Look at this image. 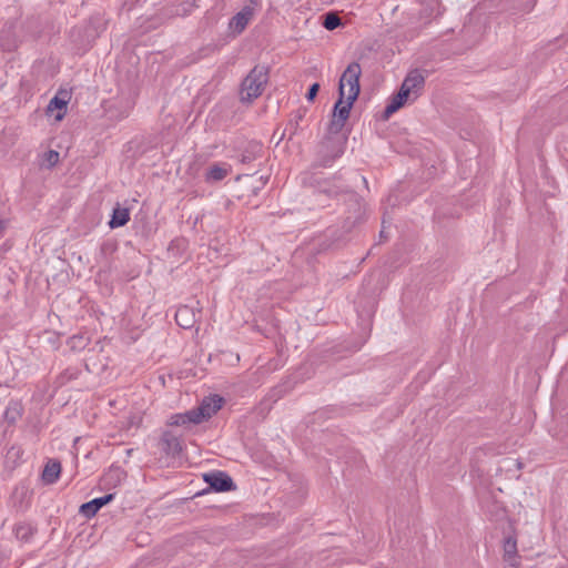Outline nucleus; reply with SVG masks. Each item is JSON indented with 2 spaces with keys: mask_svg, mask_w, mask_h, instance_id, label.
Here are the masks:
<instances>
[{
  "mask_svg": "<svg viewBox=\"0 0 568 568\" xmlns=\"http://www.w3.org/2000/svg\"><path fill=\"white\" fill-rule=\"evenodd\" d=\"M159 448L168 457L175 458L182 453V440L172 430H164L159 439Z\"/></svg>",
  "mask_w": 568,
  "mask_h": 568,
  "instance_id": "nucleus-7",
  "label": "nucleus"
},
{
  "mask_svg": "<svg viewBox=\"0 0 568 568\" xmlns=\"http://www.w3.org/2000/svg\"><path fill=\"white\" fill-rule=\"evenodd\" d=\"M305 110H302V109H298L294 114H293V118L288 121V129H290V136L288 139L291 140L292 136L294 134H296L297 130H298V126H300V122L303 120V118L305 116Z\"/></svg>",
  "mask_w": 568,
  "mask_h": 568,
  "instance_id": "nucleus-24",
  "label": "nucleus"
},
{
  "mask_svg": "<svg viewBox=\"0 0 568 568\" xmlns=\"http://www.w3.org/2000/svg\"><path fill=\"white\" fill-rule=\"evenodd\" d=\"M254 8L245 6L240 12H237L230 21V28L233 32L240 34L244 31L250 20L253 18Z\"/></svg>",
  "mask_w": 568,
  "mask_h": 568,
  "instance_id": "nucleus-13",
  "label": "nucleus"
},
{
  "mask_svg": "<svg viewBox=\"0 0 568 568\" xmlns=\"http://www.w3.org/2000/svg\"><path fill=\"white\" fill-rule=\"evenodd\" d=\"M227 175V169L213 164L205 174L206 182H217L223 180Z\"/></svg>",
  "mask_w": 568,
  "mask_h": 568,
  "instance_id": "nucleus-21",
  "label": "nucleus"
},
{
  "mask_svg": "<svg viewBox=\"0 0 568 568\" xmlns=\"http://www.w3.org/2000/svg\"><path fill=\"white\" fill-rule=\"evenodd\" d=\"M125 476L124 471L116 467L111 468L103 477V480L105 481V485H109L111 481L120 483L122 478Z\"/></svg>",
  "mask_w": 568,
  "mask_h": 568,
  "instance_id": "nucleus-26",
  "label": "nucleus"
},
{
  "mask_svg": "<svg viewBox=\"0 0 568 568\" xmlns=\"http://www.w3.org/2000/svg\"><path fill=\"white\" fill-rule=\"evenodd\" d=\"M203 480L209 485V488L197 493L196 496L206 494L209 490L216 493H226L236 489V485L232 477L222 470H213L203 474Z\"/></svg>",
  "mask_w": 568,
  "mask_h": 568,
  "instance_id": "nucleus-5",
  "label": "nucleus"
},
{
  "mask_svg": "<svg viewBox=\"0 0 568 568\" xmlns=\"http://www.w3.org/2000/svg\"><path fill=\"white\" fill-rule=\"evenodd\" d=\"M223 404L224 398L220 395L205 397L197 407L185 413L172 415L168 424L170 426L184 428H187L191 425H199L216 414L222 408Z\"/></svg>",
  "mask_w": 568,
  "mask_h": 568,
  "instance_id": "nucleus-3",
  "label": "nucleus"
},
{
  "mask_svg": "<svg viewBox=\"0 0 568 568\" xmlns=\"http://www.w3.org/2000/svg\"><path fill=\"white\" fill-rule=\"evenodd\" d=\"M356 100L357 98L354 95H347L345 100V92H341V94L338 93L337 101L333 108L332 119L327 126V134L321 143V152H326L321 159V166H329L343 154L344 150L342 145H335L332 135H336L343 130Z\"/></svg>",
  "mask_w": 568,
  "mask_h": 568,
  "instance_id": "nucleus-1",
  "label": "nucleus"
},
{
  "mask_svg": "<svg viewBox=\"0 0 568 568\" xmlns=\"http://www.w3.org/2000/svg\"><path fill=\"white\" fill-rule=\"evenodd\" d=\"M44 161L47 163V168L51 169L59 162V152L54 150H49L44 153Z\"/></svg>",
  "mask_w": 568,
  "mask_h": 568,
  "instance_id": "nucleus-27",
  "label": "nucleus"
},
{
  "mask_svg": "<svg viewBox=\"0 0 568 568\" xmlns=\"http://www.w3.org/2000/svg\"><path fill=\"white\" fill-rule=\"evenodd\" d=\"M23 406L19 400H10L3 413V418L9 425H14L21 418Z\"/></svg>",
  "mask_w": 568,
  "mask_h": 568,
  "instance_id": "nucleus-17",
  "label": "nucleus"
},
{
  "mask_svg": "<svg viewBox=\"0 0 568 568\" xmlns=\"http://www.w3.org/2000/svg\"><path fill=\"white\" fill-rule=\"evenodd\" d=\"M343 24L342 19L338 17L335 12H327L323 16L322 26L326 30H335L336 28L341 27Z\"/></svg>",
  "mask_w": 568,
  "mask_h": 568,
  "instance_id": "nucleus-22",
  "label": "nucleus"
},
{
  "mask_svg": "<svg viewBox=\"0 0 568 568\" xmlns=\"http://www.w3.org/2000/svg\"><path fill=\"white\" fill-rule=\"evenodd\" d=\"M14 532L19 540L28 542L37 532V527L29 523H19L14 527Z\"/></svg>",
  "mask_w": 568,
  "mask_h": 568,
  "instance_id": "nucleus-19",
  "label": "nucleus"
},
{
  "mask_svg": "<svg viewBox=\"0 0 568 568\" xmlns=\"http://www.w3.org/2000/svg\"><path fill=\"white\" fill-rule=\"evenodd\" d=\"M484 510L489 515L491 520H500L506 517V509L503 505L494 500L493 498L487 499L483 505Z\"/></svg>",
  "mask_w": 568,
  "mask_h": 568,
  "instance_id": "nucleus-18",
  "label": "nucleus"
},
{
  "mask_svg": "<svg viewBox=\"0 0 568 568\" xmlns=\"http://www.w3.org/2000/svg\"><path fill=\"white\" fill-rule=\"evenodd\" d=\"M251 3V7L258 6L261 0H248Z\"/></svg>",
  "mask_w": 568,
  "mask_h": 568,
  "instance_id": "nucleus-32",
  "label": "nucleus"
},
{
  "mask_svg": "<svg viewBox=\"0 0 568 568\" xmlns=\"http://www.w3.org/2000/svg\"><path fill=\"white\" fill-rule=\"evenodd\" d=\"M285 132H286V129H285V130H283L282 132H280V130H278V129H276V130L274 131V133H273V136H272V138H273V139L277 138V142H276L277 144H278V143L284 139V136H285Z\"/></svg>",
  "mask_w": 568,
  "mask_h": 568,
  "instance_id": "nucleus-29",
  "label": "nucleus"
},
{
  "mask_svg": "<svg viewBox=\"0 0 568 568\" xmlns=\"http://www.w3.org/2000/svg\"><path fill=\"white\" fill-rule=\"evenodd\" d=\"M267 180H268V178H263V176L260 178L258 181H260L261 187H263L267 183Z\"/></svg>",
  "mask_w": 568,
  "mask_h": 568,
  "instance_id": "nucleus-31",
  "label": "nucleus"
},
{
  "mask_svg": "<svg viewBox=\"0 0 568 568\" xmlns=\"http://www.w3.org/2000/svg\"><path fill=\"white\" fill-rule=\"evenodd\" d=\"M362 74V68L359 63L352 62L347 65L344 72L341 75L338 82V93L345 92L344 88L347 84L349 87L348 95H354L358 98L361 92L359 78Z\"/></svg>",
  "mask_w": 568,
  "mask_h": 568,
  "instance_id": "nucleus-6",
  "label": "nucleus"
},
{
  "mask_svg": "<svg viewBox=\"0 0 568 568\" xmlns=\"http://www.w3.org/2000/svg\"><path fill=\"white\" fill-rule=\"evenodd\" d=\"M114 498V494H106L102 497L94 498L88 503H84L79 508V514L90 519L97 515V513L105 505L111 503Z\"/></svg>",
  "mask_w": 568,
  "mask_h": 568,
  "instance_id": "nucleus-10",
  "label": "nucleus"
},
{
  "mask_svg": "<svg viewBox=\"0 0 568 568\" xmlns=\"http://www.w3.org/2000/svg\"><path fill=\"white\" fill-rule=\"evenodd\" d=\"M535 3H536V0H526L525 7L523 10L526 12L530 11L534 8Z\"/></svg>",
  "mask_w": 568,
  "mask_h": 568,
  "instance_id": "nucleus-30",
  "label": "nucleus"
},
{
  "mask_svg": "<svg viewBox=\"0 0 568 568\" xmlns=\"http://www.w3.org/2000/svg\"><path fill=\"white\" fill-rule=\"evenodd\" d=\"M379 237H381V239H384V237H385V234H384V231H383V230L379 232Z\"/></svg>",
  "mask_w": 568,
  "mask_h": 568,
  "instance_id": "nucleus-33",
  "label": "nucleus"
},
{
  "mask_svg": "<svg viewBox=\"0 0 568 568\" xmlns=\"http://www.w3.org/2000/svg\"><path fill=\"white\" fill-rule=\"evenodd\" d=\"M130 221V211L126 207H121L119 204L113 209L111 219L109 221L110 229H118L124 226Z\"/></svg>",
  "mask_w": 568,
  "mask_h": 568,
  "instance_id": "nucleus-16",
  "label": "nucleus"
},
{
  "mask_svg": "<svg viewBox=\"0 0 568 568\" xmlns=\"http://www.w3.org/2000/svg\"><path fill=\"white\" fill-rule=\"evenodd\" d=\"M67 105L68 101L65 99L55 95L50 100L48 104V111L58 110L55 120L61 121L65 114Z\"/></svg>",
  "mask_w": 568,
  "mask_h": 568,
  "instance_id": "nucleus-20",
  "label": "nucleus"
},
{
  "mask_svg": "<svg viewBox=\"0 0 568 568\" xmlns=\"http://www.w3.org/2000/svg\"><path fill=\"white\" fill-rule=\"evenodd\" d=\"M89 343V338L84 335H73L69 338L68 345L73 351L83 349Z\"/></svg>",
  "mask_w": 568,
  "mask_h": 568,
  "instance_id": "nucleus-25",
  "label": "nucleus"
},
{
  "mask_svg": "<svg viewBox=\"0 0 568 568\" xmlns=\"http://www.w3.org/2000/svg\"><path fill=\"white\" fill-rule=\"evenodd\" d=\"M60 474L61 463L57 459H50L43 468L41 478L44 484L52 485L59 479Z\"/></svg>",
  "mask_w": 568,
  "mask_h": 568,
  "instance_id": "nucleus-15",
  "label": "nucleus"
},
{
  "mask_svg": "<svg viewBox=\"0 0 568 568\" xmlns=\"http://www.w3.org/2000/svg\"><path fill=\"white\" fill-rule=\"evenodd\" d=\"M403 84L413 93V99H417L425 87V77L419 69H414L407 73Z\"/></svg>",
  "mask_w": 568,
  "mask_h": 568,
  "instance_id": "nucleus-11",
  "label": "nucleus"
},
{
  "mask_svg": "<svg viewBox=\"0 0 568 568\" xmlns=\"http://www.w3.org/2000/svg\"><path fill=\"white\" fill-rule=\"evenodd\" d=\"M197 313L199 311L194 307L182 305L175 312V322L184 329L192 328L197 321Z\"/></svg>",
  "mask_w": 568,
  "mask_h": 568,
  "instance_id": "nucleus-12",
  "label": "nucleus"
},
{
  "mask_svg": "<svg viewBox=\"0 0 568 568\" xmlns=\"http://www.w3.org/2000/svg\"><path fill=\"white\" fill-rule=\"evenodd\" d=\"M320 89H321L320 83L315 82V83L311 84L306 92V95H305L306 100L308 102H314V100L316 99V97L318 94Z\"/></svg>",
  "mask_w": 568,
  "mask_h": 568,
  "instance_id": "nucleus-28",
  "label": "nucleus"
},
{
  "mask_svg": "<svg viewBox=\"0 0 568 568\" xmlns=\"http://www.w3.org/2000/svg\"><path fill=\"white\" fill-rule=\"evenodd\" d=\"M262 151V145L258 144V143H252L250 145L248 149H246L242 154H241V163L243 164H247V163H251L252 161H254L257 156V153Z\"/></svg>",
  "mask_w": 568,
  "mask_h": 568,
  "instance_id": "nucleus-23",
  "label": "nucleus"
},
{
  "mask_svg": "<svg viewBox=\"0 0 568 568\" xmlns=\"http://www.w3.org/2000/svg\"><path fill=\"white\" fill-rule=\"evenodd\" d=\"M3 230V222L0 220V232Z\"/></svg>",
  "mask_w": 568,
  "mask_h": 568,
  "instance_id": "nucleus-34",
  "label": "nucleus"
},
{
  "mask_svg": "<svg viewBox=\"0 0 568 568\" xmlns=\"http://www.w3.org/2000/svg\"><path fill=\"white\" fill-rule=\"evenodd\" d=\"M413 93L402 83L399 90L392 95L389 103L385 106L383 119L387 120L392 114L402 109L408 101H414Z\"/></svg>",
  "mask_w": 568,
  "mask_h": 568,
  "instance_id": "nucleus-8",
  "label": "nucleus"
},
{
  "mask_svg": "<svg viewBox=\"0 0 568 568\" xmlns=\"http://www.w3.org/2000/svg\"><path fill=\"white\" fill-rule=\"evenodd\" d=\"M195 6V0H169L162 9L165 18L184 17L189 14Z\"/></svg>",
  "mask_w": 568,
  "mask_h": 568,
  "instance_id": "nucleus-9",
  "label": "nucleus"
},
{
  "mask_svg": "<svg viewBox=\"0 0 568 568\" xmlns=\"http://www.w3.org/2000/svg\"><path fill=\"white\" fill-rule=\"evenodd\" d=\"M268 81V68L255 65L241 83L242 101L252 102L258 98Z\"/></svg>",
  "mask_w": 568,
  "mask_h": 568,
  "instance_id": "nucleus-4",
  "label": "nucleus"
},
{
  "mask_svg": "<svg viewBox=\"0 0 568 568\" xmlns=\"http://www.w3.org/2000/svg\"><path fill=\"white\" fill-rule=\"evenodd\" d=\"M316 185L320 193L326 194L328 196H337L341 194H346L352 202V206L354 209V214L348 215L343 224V229L346 232L352 231L357 224L362 223L364 219V212L362 205L357 199V194L353 192L347 184H345L341 176H334L332 180H318L316 181Z\"/></svg>",
  "mask_w": 568,
  "mask_h": 568,
  "instance_id": "nucleus-2",
  "label": "nucleus"
},
{
  "mask_svg": "<svg viewBox=\"0 0 568 568\" xmlns=\"http://www.w3.org/2000/svg\"><path fill=\"white\" fill-rule=\"evenodd\" d=\"M517 558V540L508 536L504 540V560L513 568H517L519 566Z\"/></svg>",
  "mask_w": 568,
  "mask_h": 568,
  "instance_id": "nucleus-14",
  "label": "nucleus"
}]
</instances>
